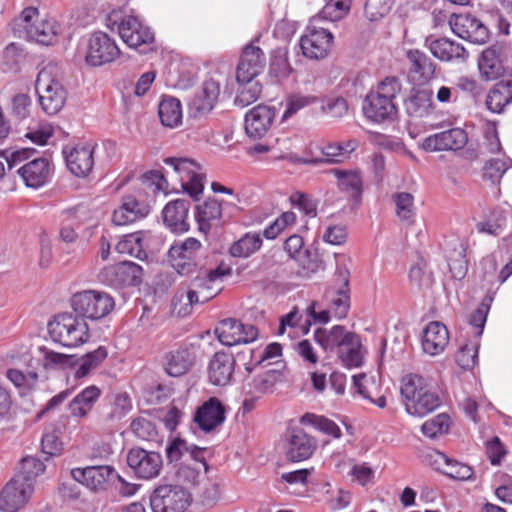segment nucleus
Here are the masks:
<instances>
[{
	"instance_id": "obj_1",
	"label": "nucleus",
	"mask_w": 512,
	"mask_h": 512,
	"mask_svg": "<svg viewBox=\"0 0 512 512\" xmlns=\"http://www.w3.org/2000/svg\"><path fill=\"white\" fill-rule=\"evenodd\" d=\"M400 394L409 415L424 417L441 405L439 394L422 376L410 374L402 381Z\"/></svg>"
},
{
	"instance_id": "obj_2",
	"label": "nucleus",
	"mask_w": 512,
	"mask_h": 512,
	"mask_svg": "<svg viewBox=\"0 0 512 512\" xmlns=\"http://www.w3.org/2000/svg\"><path fill=\"white\" fill-rule=\"evenodd\" d=\"M401 91V83L394 76L386 77L365 97L362 110L365 117L376 123L393 119L397 113L395 99Z\"/></svg>"
},
{
	"instance_id": "obj_3",
	"label": "nucleus",
	"mask_w": 512,
	"mask_h": 512,
	"mask_svg": "<svg viewBox=\"0 0 512 512\" xmlns=\"http://www.w3.org/2000/svg\"><path fill=\"white\" fill-rule=\"evenodd\" d=\"M106 26L117 31L123 42L140 52H145L154 42V33L132 15H123L121 10H113L106 17Z\"/></svg>"
},
{
	"instance_id": "obj_4",
	"label": "nucleus",
	"mask_w": 512,
	"mask_h": 512,
	"mask_svg": "<svg viewBox=\"0 0 512 512\" xmlns=\"http://www.w3.org/2000/svg\"><path fill=\"white\" fill-rule=\"evenodd\" d=\"M38 14V9L35 7L25 8L20 17L15 20L14 31L19 37H25L40 45H53L57 41L61 26L54 19L36 20Z\"/></svg>"
},
{
	"instance_id": "obj_5",
	"label": "nucleus",
	"mask_w": 512,
	"mask_h": 512,
	"mask_svg": "<svg viewBox=\"0 0 512 512\" xmlns=\"http://www.w3.org/2000/svg\"><path fill=\"white\" fill-rule=\"evenodd\" d=\"M48 332L54 342L64 347H77L90 337L87 322L74 312L55 315L48 322Z\"/></svg>"
},
{
	"instance_id": "obj_6",
	"label": "nucleus",
	"mask_w": 512,
	"mask_h": 512,
	"mask_svg": "<svg viewBox=\"0 0 512 512\" xmlns=\"http://www.w3.org/2000/svg\"><path fill=\"white\" fill-rule=\"evenodd\" d=\"M73 312L86 320H100L106 317L115 307L114 298L96 290H85L75 293L71 298Z\"/></svg>"
},
{
	"instance_id": "obj_7",
	"label": "nucleus",
	"mask_w": 512,
	"mask_h": 512,
	"mask_svg": "<svg viewBox=\"0 0 512 512\" xmlns=\"http://www.w3.org/2000/svg\"><path fill=\"white\" fill-rule=\"evenodd\" d=\"M149 502L152 512H185L192 503V495L178 484H158Z\"/></svg>"
},
{
	"instance_id": "obj_8",
	"label": "nucleus",
	"mask_w": 512,
	"mask_h": 512,
	"mask_svg": "<svg viewBox=\"0 0 512 512\" xmlns=\"http://www.w3.org/2000/svg\"><path fill=\"white\" fill-rule=\"evenodd\" d=\"M35 89L43 112L55 115L62 110L67 99V91L60 81L53 78L48 68L42 69L37 76Z\"/></svg>"
},
{
	"instance_id": "obj_9",
	"label": "nucleus",
	"mask_w": 512,
	"mask_h": 512,
	"mask_svg": "<svg viewBox=\"0 0 512 512\" xmlns=\"http://www.w3.org/2000/svg\"><path fill=\"white\" fill-rule=\"evenodd\" d=\"M201 242L188 237L183 241H175L169 248L167 256L172 268L181 276H190L198 271V254Z\"/></svg>"
},
{
	"instance_id": "obj_10",
	"label": "nucleus",
	"mask_w": 512,
	"mask_h": 512,
	"mask_svg": "<svg viewBox=\"0 0 512 512\" xmlns=\"http://www.w3.org/2000/svg\"><path fill=\"white\" fill-rule=\"evenodd\" d=\"M143 277V267L133 261H121L105 266L99 274L103 284L115 289L140 286Z\"/></svg>"
},
{
	"instance_id": "obj_11",
	"label": "nucleus",
	"mask_w": 512,
	"mask_h": 512,
	"mask_svg": "<svg viewBox=\"0 0 512 512\" xmlns=\"http://www.w3.org/2000/svg\"><path fill=\"white\" fill-rule=\"evenodd\" d=\"M317 439L302 427L289 425L284 433L285 458L298 463L310 459L317 449Z\"/></svg>"
},
{
	"instance_id": "obj_12",
	"label": "nucleus",
	"mask_w": 512,
	"mask_h": 512,
	"mask_svg": "<svg viewBox=\"0 0 512 512\" xmlns=\"http://www.w3.org/2000/svg\"><path fill=\"white\" fill-rule=\"evenodd\" d=\"M318 19L313 18L300 38V48L305 57L310 59L325 58L333 44L332 33L317 25Z\"/></svg>"
},
{
	"instance_id": "obj_13",
	"label": "nucleus",
	"mask_w": 512,
	"mask_h": 512,
	"mask_svg": "<svg viewBox=\"0 0 512 512\" xmlns=\"http://www.w3.org/2000/svg\"><path fill=\"white\" fill-rule=\"evenodd\" d=\"M127 464L138 479L151 480L159 476L163 459L160 453L132 447L127 453Z\"/></svg>"
},
{
	"instance_id": "obj_14",
	"label": "nucleus",
	"mask_w": 512,
	"mask_h": 512,
	"mask_svg": "<svg viewBox=\"0 0 512 512\" xmlns=\"http://www.w3.org/2000/svg\"><path fill=\"white\" fill-rule=\"evenodd\" d=\"M119 55L118 45L108 34L101 31L91 34L85 56L89 65L101 66L113 62Z\"/></svg>"
},
{
	"instance_id": "obj_15",
	"label": "nucleus",
	"mask_w": 512,
	"mask_h": 512,
	"mask_svg": "<svg viewBox=\"0 0 512 512\" xmlns=\"http://www.w3.org/2000/svg\"><path fill=\"white\" fill-rule=\"evenodd\" d=\"M218 340L225 346L250 343L257 339L258 329L252 324H244L234 318L220 321L215 329Z\"/></svg>"
},
{
	"instance_id": "obj_16",
	"label": "nucleus",
	"mask_w": 512,
	"mask_h": 512,
	"mask_svg": "<svg viewBox=\"0 0 512 512\" xmlns=\"http://www.w3.org/2000/svg\"><path fill=\"white\" fill-rule=\"evenodd\" d=\"M452 32L474 44H484L489 39L488 28L472 14H454L449 20Z\"/></svg>"
},
{
	"instance_id": "obj_17",
	"label": "nucleus",
	"mask_w": 512,
	"mask_h": 512,
	"mask_svg": "<svg viewBox=\"0 0 512 512\" xmlns=\"http://www.w3.org/2000/svg\"><path fill=\"white\" fill-rule=\"evenodd\" d=\"M196 358V349L193 344H181L164 354L163 369L171 377H180L192 369Z\"/></svg>"
},
{
	"instance_id": "obj_18",
	"label": "nucleus",
	"mask_w": 512,
	"mask_h": 512,
	"mask_svg": "<svg viewBox=\"0 0 512 512\" xmlns=\"http://www.w3.org/2000/svg\"><path fill=\"white\" fill-rule=\"evenodd\" d=\"M32 492L30 482L13 477L0 491V510L17 512L26 504Z\"/></svg>"
},
{
	"instance_id": "obj_19",
	"label": "nucleus",
	"mask_w": 512,
	"mask_h": 512,
	"mask_svg": "<svg viewBox=\"0 0 512 512\" xmlns=\"http://www.w3.org/2000/svg\"><path fill=\"white\" fill-rule=\"evenodd\" d=\"M150 211V201L127 194L122 197L119 208L114 210L112 222L117 226L129 225L146 218Z\"/></svg>"
},
{
	"instance_id": "obj_20",
	"label": "nucleus",
	"mask_w": 512,
	"mask_h": 512,
	"mask_svg": "<svg viewBox=\"0 0 512 512\" xmlns=\"http://www.w3.org/2000/svg\"><path fill=\"white\" fill-rule=\"evenodd\" d=\"M191 203L187 199L169 201L162 210L165 227L174 234H184L189 231V209Z\"/></svg>"
},
{
	"instance_id": "obj_21",
	"label": "nucleus",
	"mask_w": 512,
	"mask_h": 512,
	"mask_svg": "<svg viewBox=\"0 0 512 512\" xmlns=\"http://www.w3.org/2000/svg\"><path fill=\"white\" fill-rule=\"evenodd\" d=\"M236 359L232 353L216 352L209 361L207 373L209 382L215 386H226L231 383L235 370Z\"/></svg>"
},
{
	"instance_id": "obj_22",
	"label": "nucleus",
	"mask_w": 512,
	"mask_h": 512,
	"mask_svg": "<svg viewBox=\"0 0 512 512\" xmlns=\"http://www.w3.org/2000/svg\"><path fill=\"white\" fill-rule=\"evenodd\" d=\"M266 57L263 50L254 44L247 45L237 66L236 80L247 81L256 78L264 69Z\"/></svg>"
},
{
	"instance_id": "obj_23",
	"label": "nucleus",
	"mask_w": 512,
	"mask_h": 512,
	"mask_svg": "<svg viewBox=\"0 0 512 512\" xmlns=\"http://www.w3.org/2000/svg\"><path fill=\"white\" fill-rule=\"evenodd\" d=\"M226 409L222 402L216 397H210L197 408L193 420L204 432H210L217 426L224 423Z\"/></svg>"
},
{
	"instance_id": "obj_24",
	"label": "nucleus",
	"mask_w": 512,
	"mask_h": 512,
	"mask_svg": "<svg viewBox=\"0 0 512 512\" xmlns=\"http://www.w3.org/2000/svg\"><path fill=\"white\" fill-rule=\"evenodd\" d=\"M350 272L346 268H337L335 283L337 288L332 291L331 311L334 317L341 320L347 317L350 309Z\"/></svg>"
},
{
	"instance_id": "obj_25",
	"label": "nucleus",
	"mask_w": 512,
	"mask_h": 512,
	"mask_svg": "<svg viewBox=\"0 0 512 512\" xmlns=\"http://www.w3.org/2000/svg\"><path fill=\"white\" fill-rule=\"evenodd\" d=\"M114 468L109 465L88 466L72 469L71 474L75 481L85 485L92 491L105 490L109 478L114 473Z\"/></svg>"
},
{
	"instance_id": "obj_26",
	"label": "nucleus",
	"mask_w": 512,
	"mask_h": 512,
	"mask_svg": "<svg viewBox=\"0 0 512 512\" xmlns=\"http://www.w3.org/2000/svg\"><path fill=\"white\" fill-rule=\"evenodd\" d=\"M222 201L216 198H207L203 203L196 206L195 219L198 229L204 234H208L213 228H218L223 224Z\"/></svg>"
},
{
	"instance_id": "obj_27",
	"label": "nucleus",
	"mask_w": 512,
	"mask_h": 512,
	"mask_svg": "<svg viewBox=\"0 0 512 512\" xmlns=\"http://www.w3.org/2000/svg\"><path fill=\"white\" fill-rule=\"evenodd\" d=\"M467 140L463 129L454 128L427 137L422 146L426 151L458 150L464 147Z\"/></svg>"
},
{
	"instance_id": "obj_28",
	"label": "nucleus",
	"mask_w": 512,
	"mask_h": 512,
	"mask_svg": "<svg viewBox=\"0 0 512 512\" xmlns=\"http://www.w3.org/2000/svg\"><path fill=\"white\" fill-rule=\"evenodd\" d=\"M358 144L356 139L338 143L310 144L308 155L295 160H323V157H326V160H333L335 157H349L358 148Z\"/></svg>"
},
{
	"instance_id": "obj_29",
	"label": "nucleus",
	"mask_w": 512,
	"mask_h": 512,
	"mask_svg": "<svg viewBox=\"0 0 512 512\" xmlns=\"http://www.w3.org/2000/svg\"><path fill=\"white\" fill-rule=\"evenodd\" d=\"M354 333L347 331L343 325H334L329 330L319 327L315 329L313 339L325 352H338L354 338Z\"/></svg>"
},
{
	"instance_id": "obj_30",
	"label": "nucleus",
	"mask_w": 512,
	"mask_h": 512,
	"mask_svg": "<svg viewBox=\"0 0 512 512\" xmlns=\"http://www.w3.org/2000/svg\"><path fill=\"white\" fill-rule=\"evenodd\" d=\"M275 118L274 109L258 105L252 108L245 116V131L251 138H261L269 130Z\"/></svg>"
},
{
	"instance_id": "obj_31",
	"label": "nucleus",
	"mask_w": 512,
	"mask_h": 512,
	"mask_svg": "<svg viewBox=\"0 0 512 512\" xmlns=\"http://www.w3.org/2000/svg\"><path fill=\"white\" fill-rule=\"evenodd\" d=\"M425 46L441 61H465L468 57L466 49L461 44L448 38L428 37Z\"/></svg>"
},
{
	"instance_id": "obj_32",
	"label": "nucleus",
	"mask_w": 512,
	"mask_h": 512,
	"mask_svg": "<svg viewBox=\"0 0 512 512\" xmlns=\"http://www.w3.org/2000/svg\"><path fill=\"white\" fill-rule=\"evenodd\" d=\"M449 343L447 327L438 321L430 322L423 331L422 348L431 356L442 353Z\"/></svg>"
},
{
	"instance_id": "obj_33",
	"label": "nucleus",
	"mask_w": 512,
	"mask_h": 512,
	"mask_svg": "<svg viewBox=\"0 0 512 512\" xmlns=\"http://www.w3.org/2000/svg\"><path fill=\"white\" fill-rule=\"evenodd\" d=\"M220 94V84L210 78L202 83L190 102V108L199 116L209 113L215 106Z\"/></svg>"
},
{
	"instance_id": "obj_34",
	"label": "nucleus",
	"mask_w": 512,
	"mask_h": 512,
	"mask_svg": "<svg viewBox=\"0 0 512 512\" xmlns=\"http://www.w3.org/2000/svg\"><path fill=\"white\" fill-rule=\"evenodd\" d=\"M151 238L150 231H136L124 235L116 244V251L121 254H127L139 260H147V242Z\"/></svg>"
},
{
	"instance_id": "obj_35",
	"label": "nucleus",
	"mask_w": 512,
	"mask_h": 512,
	"mask_svg": "<svg viewBox=\"0 0 512 512\" xmlns=\"http://www.w3.org/2000/svg\"><path fill=\"white\" fill-rule=\"evenodd\" d=\"M282 354V346L277 342L268 344L264 350L245 349L237 353V359L245 361L244 366L248 374L264 361L278 357Z\"/></svg>"
},
{
	"instance_id": "obj_36",
	"label": "nucleus",
	"mask_w": 512,
	"mask_h": 512,
	"mask_svg": "<svg viewBox=\"0 0 512 512\" xmlns=\"http://www.w3.org/2000/svg\"><path fill=\"white\" fill-rule=\"evenodd\" d=\"M407 59L410 62V73L417 81L423 84L434 77L436 66L427 54L420 50H409Z\"/></svg>"
},
{
	"instance_id": "obj_37",
	"label": "nucleus",
	"mask_w": 512,
	"mask_h": 512,
	"mask_svg": "<svg viewBox=\"0 0 512 512\" xmlns=\"http://www.w3.org/2000/svg\"><path fill=\"white\" fill-rule=\"evenodd\" d=\"M101 396V390L96 385H90L80 391L68 405L71 416L83 418L91 411Z\"/></svg>"
},
{
	"instance_id": "obj_38",
	"label": "nucleus",
	"mask_w": 512,
	"mask_h": 512,
	"mask_svg": "<svg viewBox=\"0 0 512 512\" xmlns=\"http://www.w3.org/2000/svg\"><path fill=\"white\" fill-rule=\"evenodd\" d=\"M158 116L161 124L168 128H176L182 124L183 112L179 99L163 95L158 104Z\"/></svg>"
},
{
	"instance_id": "obj_39",
	"label": "nucleus",
	"mask_w": 512,
	"mask_h": 512,
	"mask_svg": "<svg viewBox=\"0 0 512 512\" xmlns=\"http://www.w3.org/2000/svg\"><path fill=\"white\" fill-rule=\"evenodd\" d=\"M26 186L39 188L45 185L51 173V162H27L18 169Z\"/></svg>"
},
{
	"instance_id": "obj_40",
	"label": "nucleus",
	"mask_w": 512,
	"mask_h": 512,
	"mask_svg": "<svg viewBox=\"0 0 512 512\" xmlns=\"http://www.w3.org/2000/svg\"><path fill=\"white\" fill-rule=\"evenodd\" d=\"M231 269L229 267L224 268L219 265L215 269L205 270L200 268L197 271V275L192 280V286L202 292L206 291V294L219 292V289H215V284L221 282L222 279L230 275Z\"/></svg>"
},
{
	"instance_id": "obj_41",
	"label": "nucleus",
	"mask_w": 512,
	"mask_h": 512,
	"mask_svg": "<svg viewBox=\"0 0 512 512\" xmlns=\"http://www.w3.org/2000/svg\"><path fill=\"white\" fill-rule=\"evenodd\" d=\"M511 102L512 78L495 84L486 98L487 108L493 113H501Z\"/></svg>"
},
{
	"instance_id": "obj_42",
	"label": "nucleus",
	"mask_w": 512,
	"mask_h": 512,
	"mask_svg": "<svg viewBox=\"0 0 512 512\" xmlns=\"http://www.w3.org/2000/svg\"><path fill=\"white\" fill-rule=\"evenodd\" d=\"M330 173L337 178L338 187L341 191L349 193L356 202L361 200L363 188L362 179L358 171L331 169Z\"/></svg>"
},
{
	"instance_id": "obj_43",
	"label": "nucleus",
	"mask_w": 512,
	"mask_h": 512,
	"mask_svg": "<svg viewBox=\"0 0 512 512\" xmlns=\"http://www.w3.org/2000/svg\"><path fill=\"white\" fill-rule=\"evenodd\" d=\"M478 68L485 80H495L503 74V65L496 47H489L481 53Z\"/></svg>"
},
{
	"instance_id": "obj_44",
	"label": "nucleus",
	"mask_w": 512,
	"mask_h": 512,
	"mask_svg": "<svg viewBox=\"0 0 512 512\" xmlns=\"http://www.w3.org/2000/svg\"><path fill=\"white\" fill-rule=\"evenodd\" d=\"M263 245L260 233L246 232L229 247V254L235 258H248L258 252Z\"/></svg>"
},
{
	"instance_id": "obj_45",
	"label": "nucleus",
	"mask_w": 512,
	"mask_h": 512,
	"mask_svg": "<svg viewBox=\"0 0 512 512\" xmlns=\"http://www.w3.org/2000/svg\"><path fill=\"white\" fill-rule=\"evenodd\" d=\"M64 160H94L102 157L97 144L92 140L69 142L62 149Z\"/></svg>"
},
{
	"instance_id": "obj_46",
	"label": "nucleus",
	"mask_w": 512,
	"mask_h": 512,
	"mask_svg": "<svg viewBox=\"0 0 512 512\" xmlns=\"http://www.w3.org/2000/svg\"><path fill=\"white\" fill-rule=\"evenodd\" d=\"M281 373L278 370L270 369L255 376L244 385L245 394H255L259 397L272 391L275 384L280 381Z\"/></svg>"
},
{
	"instance_id": "obj_47",
	"label": "nucleus",
	"mask_w": 512,
	"mask_h": 512,
	"mask_svg": "<svg viewBox=\"0 0 512 512\" xmlns=\"http://www.w3.org/2000/svg\"><path fill=\"white\" fill-rule=\"evenodd\" d=\"M362 342L358 334L354 333V338L345 344V347L338 351L337 355L342 365L348 369L359 368L364 364V354L362 352Z\"/></svg>"
},
{
	"instance_id": "obj_48",
	"label": "nucleus",
	"mask_w": 512,
	"mask_h": 512,
	"mask_svg": "<svg viewBox=\"0 0 512 512\" xmlns=\"http://www.w3.org/2000/svg\"><path fill=\"white\" fill-rule=\"evenodd\" d=\"M293 69L288 61V50L279 47L271 52L269 63V75L275 82H282L287 79Z\"/></svg>"
},
{
	"instance_id": "obj_49",
	"label": "nucleus",
	"mask_w": 512,
	"mask_h": 512,
	"mask_svg": "<svg viewBox=\"0 0 512 512\" xmlns=\"http://www.w3.org/2000/svg\"><path fill=\"white\" fill-rule=\"evenodd\" d=\"M432 93L427 90L414 91L405 102L407 113L412 117H424L432 110Z\"/></svg>"
},
{
	"instance_id": "obj_50",
	"label": "nucleus",
	"mask_w": 512,
	"mask_h": 512,
	"mask_svg": "<svg viewBox=\"0 0 512 512\" xmlns=\"http://www.w3.org/2000/svg\"><path fill=\"white\" fill-rule=\"evenodd\" d=\"M107 356V348L99 346L97 349L78 357V368L74 374L75 378L86 377L93 369L99 367Z\"/></svg>"
},
{
	"instance_id": "obj_51",
	"label": "nucleus",
	"mask_w": 512,
	"mask_h": 512,
	"mask_svg": "<svg viewBox=\"0 0 512 512\" xmlns=\"http://www.w3.org/2000/svg\"><path fill=\"white\" fill-rule=\"evenodd\" d=\"M39 351L43 355L42 365L45 369L74 368L78 364V356L77 355H68V354L54 352L45 346H40Z\"/></svg>"
},
{
	"instance_id": "obj_52",
	"label": "nucleus",
	"mask_w": 512,
	"mask_h": 512,
	"mask_svg": "<svg viewBox=\"0 0 512 512\" xmlns=\"http://www.w3.org/2000/svg\"><path fill=\"white\" fill-rule=\"evenodd\" d=\"M507 214L501 208H494L487 219L476 224L478 232L498 236L507 226Z\"/></svg>"
},
{
	"instance_id": "obj_53",
	"label": "nucleus",
	"mask_w": 512,
	"mask_h": 512,
	"mask_svg": "<svg viewBox=\"0 0 512 512\" xmlns=\"http://www.w3.org/2000/svg\"><path fill=\"white\" fill-rule=\"evenodd\" d=\"M351 0H325V5L319 13L318 17H315L320 21L321 19L328 20L330 22H336L342 20L350 11Z\"/></svg>"
},
{
	"instance_id": "obj_54",
	"label": "nucleus",
	"mask_w": 512,
	"mask_h": 512,
	"mask_svg": "<svg viewBox=\"0 0 512 512\" xmlns=\"http://www.w3.org/2000/svg\"><path fill=\"white\" fill-rule=\"evenodd\" d=\"M451 426V418L447 413H440L433 418L426 420L421 425V432L424 436L435 439L447 434Z\"/></svg>"
},
{
	"instance_id": "obj_55",
	"label": "nucleus",
	"mask_w": 512,
	"mask_h": 512,
	"mask_svg": "<svg viewBox=\"0 0 512 512\" xmlns=\"http://www.w3.org/2000/svg\"><path fill=\"white\" fill-rule=\"evenodd\" d=\"M239 84L238 92L235 97V104L246 107L255 102L262 90V86L256 78L247 81H237Z\"/></svg>"
},
{
	"instance_id": "obj_56",
	"label": "nucleus",
	"mask_w": 512,
	"mask_h": 512,
	"mask_svg": "<svg viewBox=\"0 0 512 512\" xmlns=\"http://www.w3.org/2000/svg\"><path fill=\"white\" fill-rule=\"evenodd\" d=\"M139 180L142 186L141 189H149L152 192V199L149 200L150 202L155 201L154 198L157 193H166L168 188V182L160 170L146 171L139 177Z\"/></svg>"
},
{
	"instance_id": "obj_57",
	"label": "nucleus",
	"mask_w": 512,
	"mask_h": 512,
	"mask_svg": "<svg viewBox=\"0 0 512 512\" xmlns=\"http://www.w3.org/2000/svg\"><path fill=\"white\" fill-rule=\"evenodd\" d=\"M492 302L493 296L486 295L480 305L469 315L468 323L476 329L475 335L478 338L483 333Z\"/></svg>"
},
{
	"instance_id": "obj_58",
	"label": "nucleus",
	"mask_w": 512,
	"mask_h": 512,
	"mask_svg": "<svg viewBox=\"0 0 512 512\" xmlns=\"http://www.w3.org/2000/svg\"><path fill=\"white\" fill-rule=\"evenodd\" d=\"M45 464L38 458L27 456L20 461L19 472L14 476L21 478L33 485V480L44 473Z\"/></svg>"
},
{
	"instance_id": "obj_59",
	"label": "nucleus",
	"mask_w": 512,
	"mask_h": 512,
	"mask_svg": "<svg viewBox=\"0 0 512 512\" xmlns=\"http://www.w3.org/2000/svg\"><path fill=\"white\" fill-rule=\"evenodd\" d=\"M132 409L130 396L126 393H118L114 396L109 412L103 415L105 422H114L122 419Z\"/></svg>"
},
{
	"instance_id": "obj_60",
	"label": "nucleus",
	"mask_w": 512,
	"mask_h": 512,
	"mask_svg": "<svg viewBox=\"0 0 512 512\" xmlns=\"http://www.w3.org/2000/svg\"><path fill=\"white\" fill-rule=\"evenodd\" d=\"M409 281L411 285L416 286L419 290L431 288L434 283V275L426 269L424 263H417L410 268Z\"/></svg>"
},
{
	"instance_id": "obj_61",
	"label": "nucleus",
	"mask_w": 512,
	"mask_h": 512,
	"mask_svg": "<svg viewBox=\"0 0 512 512\" xmlns=\"http://www.w3.org/2000/svg\"><path fill=\"white\" fill-rule=\"evenodd\" d=\"M393 200L397 216L401 220L412 222L415 216L413 195L408 192H399L393 195Z\"/></svg>"
},
{
	"instance_id": "obj_62",
	"label": "nucleus",
	"mask_w": 512,
	"mask_h": 512,
	"mask_svg": "<svg viewBox=\"0 0 512 512\" xmlns=\"http://www.w3.org/2000/svg\"><path fill=\"white\" fill-rule=\"evenodd\" d=\"M132 433L141 440L152 441L157 437L156 425L145 417H137L130 424Z\"/></svg>"
},
{
	"instance_id": "obj_63",
	"label": "nucleus",
	"mask_w": 512,
	"mask_h": 512,
	"mask_svg": "<svg viewBox=\"0 0 512 512\" xmlns=\"http://www.w3.org/2000/svg\"><path fill=\"white\" fill-rule=\"evenodd\" d=\"M296 261L307 273H316L324 269V262L321 259L318 250L308 247L300 254Z\"/></svg>"
},
{
	"instance_id": "obj_64",
	"label": "nucleus",
	"mask_w": 512,
	"mask_h": 512,
	"mask_svg": "<svg viewBox=\"0 0 512 512\" xmlns=\"http://www.w3.org/2000/svg\"><path fill=\"white\" fill-rule=\"evenodd\" d=\"M440 456L449 468V470L445 472L446 476L461 481L472 479L473 469L469 465L452 460L443 453H440Z\"/></svg>"
}]
</instances>
